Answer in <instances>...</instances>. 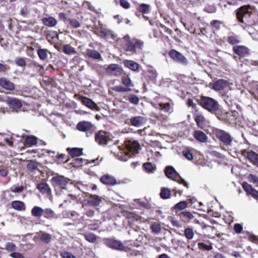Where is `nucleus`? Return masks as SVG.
I'll use <instances>...</instances> for the list:
<instances>
[{
	"label": "nucleus",
	"instance_id": "f257e3e1",
	"mask_svg": "<svg viewBox=\"0 0 258 258\" xmlns=\"http://www.w3.org/2000/svg\"><path fill=\"white\" fill-rule=\"evenodd\" d=\"M200 105L211 112L217 111L219 108L218 102L212 98L202 97L200 100Z\"/></svg>",
	"mask_w": 258,
	"mask_h": 258
},
{
	"label": "nucleus",
	"instance_id": "f03ea898",
	"mask_svg": "<svg viewBox=\"0 0 258 258\" xmlns=\"http://www.w3.org/2000/svg\"><path fill=\"white\" fill-rule=\"evenodd\" d=\"M124 145L125 151L123 152L124 157H122L121 160L123 161H126L128 160L127 158V152L131 153H137L140 149V145L137 141L135 140H126L124 142Z\"/></svg>",
	"mask_w": 258,
	"mask_h": 258
},
{
	"label": "nucleus",
	"instance_id": "7ed1b4c3",
	"mask_svg": "<svg viewBox=\"0 0 258 258\" xmlns=\"http://www.w3.org/2000/svg\"><path fill=\"white\" fill-rule=\"evenodd\" d=\"M165 173L168 178L176 181L178 183L183 185L186 188L188 187V183L178 174L173 167H166Z\"/></svg>",
	"mask_w": 258,
	"mask_h": 258
},
{
	"label": "nucleus",
	"instance_id": "20e7f679",
	"mask_svg": "<svg viewBox=\"0 0 258 258\" xmlns=\"http://www.w3.org/2000/svg\"><path fill=\"white\" fill-rule=\"evenodd\" d=\"M104 243L107 246L113 249L124 251L128 249L127 247L124 246L121 241L114 238H105Z\"/></svg>",
	"mask_w": 258,
	"mask_h": 258
},
{
	"label": "nucleus",
	"instance_id": "39448f33",
	"mask_svg": "<svg viewBox=\"0 0 258 258\" xmlns=\"http://www.w3.org/2000/svg\"><path fill=\"white\" fill-rule=\"evenodd\" d=\"M112 136L110 133L100 131L95 135V140L99 144H106L112 140Z\"/></svg>",
	"mask_w": 258,
	"mask_h": 258
},
{
	"label": "nucleus",
	"instance_id": "423d86ee",
	"mask_svg": "<svg viewBox=\"0 0 258 258\" xmlns=\"http://www.w3.org/2000/svg\"><path fill=\"white\" fill-rule=\"evenodd\" d=\"M216 137L223 143L228 148L230 146L232 142L231 136L222 130H218L216 133Z\"/></svg>",
	"mask_w": 258,
	"mask_h": 258
},
{
	"label": "nucleus",
	"instance_id": "0eeeda50",
	"mask_svg": "<svg viewBox=\"0 0 258 258\" xmlns=\"http://www.w3.org/2000/svg\"><path fill=\"white\" fill-rule=\"evenodd\" d=\"M106 73L110 76L118 77L120 76L123 70L121 67L117 64H111L106 68Z\"/></svg>",
	"mask_w": 258,
	"mask_h": 258
},
{
	"label": "nucleus",
	"instance_id": "6e6552de",
	"mask_svg": "<svg viewBox=\"0 0 258 258\" xmlns=\"http://www.w3.org/2000/svg\"><path fill=\"white\" fill-rule=\"evenodd\" d=\"M76 128L78 130L82 132H92L95 129L94 125L92 122L84 120L79 122L77 124Z\"/></svg>",
	"mask_w": 258,
	"mask_h": 258
},
{
	"label": "nucleus",
	"instance_id": "1a4fd4ad",
	"mask_svg": "<svg viewBox=\"0 0 258 258\" xmlns=\"http://www.w3.org/2000/svg\"><path fill=\"white\" fill-rule=\"evenodd\" d=\"M169 55L173 60L177 62L183 64L187 63L186 58L181 53L174 49L171 50L169 52Z\"/></svg>",
	"mask_w": 258,
	"mask_h": 258
},
{
	"label": "nucleus",
	"instance_id": "9d476101",
	"mask_svg": "<svg viewBox=\"0 0 258 258\" xmlns=\"http://www.w3.org/2000/svg\"><path fill=\"white\" fill-rule=\"evenodd\" d=\"M20 138L21 136L18 135L0 133V145H3L5 142L9 146H13L14 142V137Z\"/></svg>",
	"mask_w": 258,
	"mask_h": 258
},
{
	"label": "nucleus",
	"instance_id": "9b49d317",
	"mask_svg": "<svg viewBox=\"0 0 258 258\" xmlns=\"http://www.w3.org/2000/svg\"><path fill=\"white\" fill-rule=\"evenodd\" d=\"M38 239L42 242L46 244H48L51 242L52 236L49 233L46 232L40 231L36 233L34 237V239Z\"/></svg>",
	"mask_w": 258,
	"mask_h": 258
},
{
	"label": "nucleus",
	"instance_id": "f8f14e48",
	"mask_svg": "<svg viewBox=\"0 0 258 258\" xmlns=\"http://www.w3.org/2000/svg\"><path fill=\"white\" fill-rule=\"evenodd\" d=\"M79 100L83 103V105H85L87 107L92 109L99 111V107L91 99L84 96H81L79 97Z\"/></svg>",
	"mask_w": 258,
	"mask_h": 258
},
{
	"label": "nucleus",
	"instance_id": "ddd939ff",
	"mask_svg": "<svg viewBox=\"0 0 258 258\" xmlns=\"http://www.w3.org/2000/svg\"><path fill=\"white\" fill-rule=\"evenodd\" d=\"M229 86V82L223 79H219L213 83V88L216 91L223 90Z\"/></svg>",
	"mask_w": 258,
	"mask_h": 258
},
{
	"label": "nucleus",
	"instance_id": "4468645a",
	"mask_svg": "<svg viewBox=\"0 0 258 258\" xmlns=\"http://www.w3.org/2000/svg\"><path fill=\"white\" fill-rule=\"evenodd\" d=\"M130 124L135 127H139L144 124L147 121L146 118L142 116H137L132 117L130 119Z\"/></svg>",
	"mask_w": 258,
	"mask_h": 258
},
{
	"label": "nucleus",
	"instance_id": "2eb2a0df",
	"mask_svg": "<svg viewBox=\"0 0 258 258\" xmlns=\"http://www.w3.org/2000/svg\"><path fill=\"white\" fill-rule=\"evenodd\" d=\"M52 181L55 184L61 186L62 188H64V186L68 183L69 179L63 176L56 175L52 177Z\"/></svg>",
	"mask_w": 258,
	"mask_h": 258
},
{
	"label": "nucleus",
	"instance_id": "dca6fc26",
	"mask_svg": "<svg viewBox=\"0 0 258 258\" xmlns=\"http://www.w3.org/2000/svg\"><path fill=\"white\" fill-rule=\"evenodd\" d=\"M6 103L14 111H17L22 107L21 101L15 98L8 97Z\"/></svg>",
	"mask_w": 258,
	"mask_h": 258
},
{
	"label": "nucleus",
	"instance_id": "f3484780",
	"mask_svg": "<svg viewBox=\"0 0 258 258\" xmlns=\"http://www.w3.org/2000/svg\"><path fill=\"white\" fill-rule=\"evenodd\" d=\"M96 31L99 33L100 36L103 38H108L110 36L114 38L116 37V35L112 34L111 31L103 27L102 25H100L99 27L97 28Z\"/></svg>",
	"mask_w": 258,
	"mask_h": 258
},
{
	"label": "nucleus",
	"instance_id": "a211bd4d",
	"mask_svg": "<svg viewBox=\"0 0 258 258\" xmlns=\"http://www.w3.org/2000/svg\"><path fill=\"white\" fill-rule=\"evenodd\" d=\"M0 86L7 90H13L15 89V85L6 78H0Z\"/></svg>",
	"mask_w": 258,
	"mask_h": 258
},
{
	"label": "nucleus",
	"instance_id": "6ab92c4d",
	"mask_svg": "<svg viewBox=\"0 0 258 258\" xmlns=\"http://www.w3.org/2000/svg\"><path fill=\"white\" fill-rule=\"evenodd\" d=\"M250 12V8L248 7H242L239 8L236 13V16L238 20L241 22H243V18Z\"/></svg>",
	"mask_w": 258,
	"mask_h": 258
},
{
	"label": "nucleus",
	"instance_id": "aec40b11",
	"mask_svg": "<svg viewBox=\"0 0 258 258\" xmlns=\"http://www.w3.org/2000/svg\"><path fill=\"white\" fill-rule=\"evenodd\" d=\"M101 202V198L95 195H90L87 200V203L90 206L93 207L98 206Z\"/></svg>",
	"mask_w": 258,
	"mask_h": 258
},
{
	"label": "nucleus",
	"instance_id": "412c9836",
	"mask_svg": "<svg viewBox=\"0 0 258 258\" xmlns=\"http://www.w3.org/2000/svg\"><path fill=\"white\" fill-rule=\"evenodd\" d=\"M235 53L240 56H245L248 53V49L244 46H235L233 48Z\"/></svg>",
	"mask_w": 258,
	"mask_h": 258
},
{
	"label": "nucleus",
	"instance_id": "4be33fe9",
	"mask_svg": "<svg viewBox=\"0 0 258 258\" xmlns=\"http://www.w3.org/2000/svg\"><path fill=\"white\" fill-rule=\"evenodd\" d=\"M123 40L126 42L124 45V49L126 51H132L135 49V45L130 40L128 35H126L123 38Z\"/></svg>",
	"mask_w": 258,
	"mask_h": 258
},
{
	"label": "nucleus",
	"instance_id": "5701e85b",
	"mask_svg": "<svg viewBox=\"0 0 258 258\" xmlns=\"http://www.w3.org/2000/svg\"><path fill=\"white\" fill-rule=\"evenodd\" d=\"M194 137L197 140L201 143H205L208 140L207 136L201 131H195Z\"/></svg>",
	"mask_w": 258,
	"mask_h": 258
},
{
	"label": "nucleus",
	"instance_id": "b1692460",
	"mask_svg": "<svg viewBox=\"0 0 258 258\" xmlns=\"http://www.w3.org/2000/svg\"><path fill=\"white\" fill-rule=\"evenodd\" d=\"M86 53L90 58L102 60L101 55L97 50L88 49L86 50Z\"/></svg>",
	"mask_w": 258,
	"mask_h": 258
},
{
	"label": "nucleus",
	"instance_id": "393cba45",
	"mask_svg": "<svg viewBox=\"0 0 258 258\" xmlns=\"http://www.w3.org/2000/svg\"><path fill=\"white\" fill-rule=\"evenodd\" d=\"M100 181L102 183L106 185H113L116 183L115 179L109 175L102 176L100 178Z\"/></svg>",
	"mask_w": 258,
	"mask_h": 258
},
{
	"label": "nucleus",
	"instance_id": "a878e982",
	"mask_svg": "<svg viewBox=\"0 0 258 258\" xmlns=\"http://www.w3.org/2000/svg\"><path fill=\"white\" fill-rule=\"evenodd\" d=\"M67 151L73 158L79 157L83 154V149L79 148H68Z\"/></svg>",
	"mask_w": 258,
	"mask_h": 258
},
{
	"label": "nucleus",
	"instance_id": "bb28decb",
	"mask_svg": "<svg viewBox=\"0 0 258 258\" xmlns=\"http://www.w3.org/2000/svg\"><path fill=\"white\" fill-rule=\"evenodd\" d=\"M124 66L132 71H138L139 68V65L138 63L131 60H125L123 61Z\"/></svg>",
	"mask_w": 258,
	"mask_h": 258
},
{
	"label": "nucleus",
	"instance_id": "cd10ccee",
	"mask_svg": "<svg viewBox=\"0 0 258 258\" xmlns=\"http://www.w3.org/2000/svg\"><path fill=\"white\" fill-rule=\"evenodd\" d=\"M42 21L44 25L49 27H54L57 24V21L51 17L44 18L42 19Z\"/></svg>",
	"mask_w": 258,
	"mask_h": 258
},
{
	"label": "nucleus",
	"instance_id": "c85d7f7f",
	"mask_svg": "<svg viewBox=\"0 0 258 258\" xmlns=\"http://www.w3.org/2000/svg\"><path fill=\"white\" fill-rule=\"evenodd\" d=\"M11 206L16 210L23 211L26 209L24 203L20 201H14L12 202Z\"/></svg>",
	"mask_w": 258,
	"mask_h": 258
},
{
	"label": "nucleus",
	"instance_id": "c756f323",
	"mask_svg": "<svg viewBox=\"0 0 258 258\" xmlns=\"http://www.w3.org/2000/svg\"><path fill=\"white\" fill-rule=\"evenodd\" d=\"M152 106L154 107L160 109L165 112H168L170 109V104L169 103H161L157 104H152Z\"/></svg>",
	"mask_w": 258,
	"mask_h": 258
},
{
	"label": "nucleus",
	"instance_id": "7c9ffc66",
	"mask_svg": "<svg viewBox=\"0 0 258 258\" xmlns=\"http://www.w3.org/2000/svg\"><path fill=\"white\" fill-rule=\"evenodd\" d=\"M143 167L144 170L148 173L154 172L156 169V165L152 162H145Z\"/></svg>",
	"mask_w": 258,
	"mask_h": 258
},
{
	"label": "nucleus",
	"instance_id": "2f4dec72",
	"mask_svg": "<svg viewBox=\"0 0 258 258\" xmlns=\"http://www.w3.org/2000/svg\"><path fill=\"white\" fill-rule=\"evenodd\" d=\"M44 210L40 207L35 206L31 210V215L37 218H40L43 215Z\"/></svg>",
	"mask_w": 258,
	"mask_h": 258
},
{
	"label": "nucleus",
	"instance_id": "473e14b6",
	"mask_svg": "<svg viewBox=\"0 0 258 258\" xmlns=\"http://www.w3.org/2000/svg\"><path fill=\"white\" fill-rule=\"evenodd\" d=\"M43 215L47 219H57L58 216L51 209L47 208L44 210Z\"/></svg>",
	"mask_w": 258,
	"mask_h": 258
},
{
	"label": "nucleus",
	"instance_id": "72a5a7b5",
	"mask_svg": "<svg viewBox=\"0 0 258 258\" xmlns=\"http://www.w3.org/2000/svg\"><path fill=\"white\" fill-rule=\"evenodd\" d=\"M26 144L29 146H33L37 144V138L34 136H27L25 139Z\"/></svg>",
	"mask_w": 258,
	"mask_h": 258
},
{
	"label": "nucleus",
	"instance_id": "f704fd0d",
	"mask_svg": "<svg viewBox=\"0 0 258 258\" xmlns=\"http://www.w3.org/2000/svg\"><path fill=\"white\" fill-rule=\"evenodd\" d=\"M63 51L66 54L69 55L75 54L76 53L75 48L68 44L64 45L63 46Z\"/></svg>",
	"mask_w": 258,
	"mask_h": 258
},
{
	"label": "nucleus",
	"instance_id": "c9c22d12",
	"mask_svg": "<svg viewBox=\"0 0 258 258\" xmlns=\"http://www.w3.org/2000/svg\"><path fill=\"white\" fill-rule=\"evenodd\" d=\"M48 51L45 49L40 48L37 50V54L41 60H45L47 58Z\"/></svg>",
	"mask_w": 258,
	"mask_h": 258
},
{
	"label": "nucleus",
	"instance_id": "e433bc0d",
	"mask_svg": "<svg viewBox=\"0 0 258 258\" xmlns=\"http://www.w3.org/2000/svg\"><path fill=\"white\" fill-rule=\"evenodd\" d=\"M138 10L143 13L148 14L150 11V6L145 4H142L139 6Z\"/></svg>",
	"mask_w": 258,
	"mask_h": 258
},
{
	"label": "nucleus",
	"instance_id": "4c0bfd02",
	"mask_svg": "<svg viewBox=\"0 0 258 258\" xmlns=\"http://www.w3.org/2000/svg\"><path fill=\"white\" fill-rule=\"evenodd\" d=\"M17 246L12 242H8L5 244V249L10 252H15L17 250Z\"/></svg>",
	"mask_w": 258,
	"mask_h": 258
},
{
	"label": "nucleus",
	"instance_id": "58836bf2",
	"mask_svg": "<svg viewBox=\"0 0 258 258\" xmlns=\"http://www.w3.org/2000/svg\"><path fill=\"white\" fill-rule=\"evenodd\" d=\"M121 82L125 87L131 88L133 87L132 81L128 76H122L121 78Z\"/></svg>",
	"mask_w": 258,
	"mask_h": 258
},
{
	"label": "nucleus",
	"instance_id": "ea45409f",
	"mask_svg": "<svg viewBox=\"0 0 258 258\" xmlns=\"http://www.w3.org/2000/svg\"><path fill=\"white\" fill-rule=\"evenodd\" d=\"M84 236L90 242L94 243L96 241V236L92 233H86L84 234Z\"/></svg>",
	"mask_w": 258,
	"mask_h": 258
},
{
	"label": "nucleus",
	"instance_id": "a19ab883",
	"mask_svg": "<svg viewBox=\"0 0 258 258\" xmlns=\"http://www.w3.org/2000/svg\"><path fill=\"white\" fill-rule=\"evenodd\" d=\"M246 156L250 161H258V154L252 151L247 152Z\"/></svg>",
	"mask_w": 258,
	"mask_h": 258
},
{
	"label": "nucleus",
	"instance_id": "79ce46f5",
	"mask_svg": "<svg viewBox=\"0 0 258 258\" xmlns=\"http://www.w3.org/2000/svg\"><path fill=\"white\" fill-rule=\"evenodd\" d=\"M184 235L188 240L192 239L194 235L193 230L190 228H185L184 230Z\"/></svg>",
	"mask_w": 258,
	"mask_h": 258
},
{
	"label": "nucleus",
	"instance_id": "37998d69",
	"mask_svg": "<svg viewBox=\"0 0 258 258\" xmlns=\"http://www.w3.org/2000/svg\"><path fill=\"white\" fill-rule=\"evenodd\" d=\"M38 189L42 193H47L49 189V186L44 183H41L37 185Z\"/></svg>",
	"mask_w": 258,
	"mask_h": 258
},
{
	"label": "nucleus",
	"instance_id": "c03bdc74",
	"mask_svg": "<svg viewBox=\"0 0 258 258\" xmlns=\"http://www.w3.org/2000/svg\"><path fill=\"white\" fill-rule=\"evenodd\" d=\"M148 77L151 81H154L156 80L157 76V73L156 70L151 68L148 70Z\"/></svg>",
	"mask_w": 258,
	"mask_h": 258
},
{
	"label": "nucleus",
	"instance_id": "a18cd8bd",
	"mask_svg": "<svg viewBox=\"0 0 258 258\" xmlns=\"http://www.w3.org/2000/svg\"><path fill=\"white\" fill-rule=\"evenodd\" d=\"M150 228L152 232L156 234L159 233L161 230V228L160 224L155 222L151 225Z\"/></svg>",
	"mask_w": 258,
	"mask_h": 258
},
{
	"label": "nucleus",
	"instance_id": "49530a36",
	"mask_svg": "<svg viewBox=\"0 0 258 258\" xmlns=\"http://www.w3.org/2000/svg\"><path fill=\"white\" fill-rule=\"evenodd\" d=\"M227 41L231 44H235L240 42L238 36L234 35L228 36Z\"/></svg>",
	"mask_w": 258,
	"mask_h": 258
},
{
	"label": "nucleus",
	"instance_id": "de8ad7c7",
	"mask_svg": "<svg viewBox=\"0 0 258 258\" xmlns=\"http://www.w3.org/2000/svg\"><path fill=\"white\" fill-rule=\"evenodd\" d=\"M170 191L166 188H162L160 192V196L162 199H166L169 198Z\"/></svg>",
	"mask_w": 258,
	"mask_h": 258
},
{
	"label": "nucleus",
	"instance_id": "09e8293b",
	"mask_svg": "<svg viewBox=\"0 0 258 258\" xmlns=\"http://www.w3.org/2000/svg\"><path fill=\"white\" fill-rule=\"evenodd\" d=\"M187 207V204L185 201H181L176 204L174 208L175 210H182Z\"/></svg>",
	"mask_w": 258,
	"mask_h": 258
},
{
	"label": "nucleus",
	"instance_id": "8fccbe9b",
	"mask_svg": "<svg viewBox=\"0 0 258 258\" xmlns=\"http://www.w3.org/2000/svg\"><path fill=\"white\" fill-rule=\"evenodd\" d=\"M113 90L118 92H129L132 91V89L128 87H123L121 86H116L113 88Z\"/></svg>",
	"mask_w": 258,
	"mask_h": 258
},
{
	"label": "nucleus",
	"instance_id": "3c124183",
	"mask_svg": "<svg viewBox=\"0 0 258 258\" xmlns=\"http://www.w3.org/2000/svg\"><path fill=\"white\" fill-rule=\"evenodd\" d=\"M181 218L190 220L194 218V216L189 212L183 211L179 214Z\"/></svg>",
	"mask_w": 258,
	"mask_h": 258
},
{
	"label": "nucleus",
	"instance_id": "603ef678",
	"mask_svg": "<svg viewBox=\"0 0 258 258\" xmlns=\"http://www.w3.org/2000/svg\"><path fill=\"white\" fill-rule=\"evenodd\" d=\"M247 179L250 182L258 185V176L256 175L250 174L247 176Z\"/></svg>",
	"mask_w": 258,
	"mask_h": 258
},
{
	"label": "nucleus",
	"instance_id": "864d4df0",
	"mask_svg": "<svg viewBox=\"0 0 258 258\" xmlns=\"http://www.w3.org/2000/svg\"><path fill=\"white\" fill-rule=\"evenodd\" d=\"M70 25L74 28H78L80 26L79 22L75 19H69V20Z\"/></svg>",
	"mask_w": 258,
	"mask_h": 258
},
{
	"label": "nucleus",
	"instance_id": "5fc2aeb1",
	"mask_svg": "<svg viewBox=\"0 0 258 258\" xmlns=\"http://www.w3.org/2000/svg\"><path fill=\"white\" fill-rule=\"evenodd\" d=\"M221 25V22L218 20H213L211 22V26L217 30L220 29Z\"/></svg>",
	"mask_w": 258,
	"mask_h": 258
},
{
	"label": "nucleus",
	"instance_id": "6e6d98bb",
	"mask_svg": "<svg viewBox=\"0 0 258 258\" xmlns=\"http://www.w3.org/2000/svg\"><path fill=\"white\" fill-rule=\"evenodd\" d=\"M24 190V187L22 185L18 186H13L11 188L10 190L14 193H21Z\"/></svg>",
	"mask_w": 258,
	"mask_h": 258
},
{
	"label": "nucleus",
	"instance_id": "4d7b16f0",
	"mask_svg": "<svg viewBox=\"0 0 258 258\" xmlns=\"http://www.w3.org/2000/svg\"><path fill=\"white\" fill-rule=\"evenodd\" d=\"M15 63L20 67H23L26 65V61L23 58L18 57L15 60Z\"/></svg>",
	"mask_w": 258,
	"mask_h": 258
},
{
	"label": "nucleus",
	"instance_id": "13d9d810",
	"mask_svg": "<svg viewBox=\"0 0 258 258\" xmlns=\"http://www.w3.org/2000/svg\"><path fill=\"white\" fill-rule=\"evenodd\" d=\"M242 187L244 190L248 194H249V193L251 191V190L253 189L252 186L248 184V183L244 182L242 184Z\"/></svg>",
	"mask_w": 258,
	"mask_h": 258
},
{
	"label": "nucleus",
	"instance_id": "bf43d9fd",
	"mask_svg": "<svg viewBox=\"0 0 258 258\" xmlns=\"http://www.w3.org/2000/svg\"><path fill=\"white\" fill-rule=\"evenodd\" d=\"M38 162H29L27 164V168L30 171H34L37 169Z\"/></svg>",
	"mask_w": 258,
	"mask_h": 258
},
{
	"label": "nucleus",
	"instance_id": "052dcab7",
	"mask_svg": "<svg viewBox=\"0 0 258 258\" xmlns=\"http://www.w3.org/2000/svg\"><path fill=\"white\" fill-rule=\"evenodd\" d=\"M198 246L200 248L204 249L207 250H210L213 248L212 245H206L203 242H200L198 243Z\"/></svg>",
	"mask_w": 258,
	"mask_h": 258
},
{
	"label": "nucleus",
	"instance_id": "680f3d73",
	"mask_svg": "<svg viewBox=\"0 0 258 258\" xmlns=\"http://www.w3.org/2000/svg\"><path fill=\"white\" fill-rule=\"evenodd\" d=\"M128 100L130 101V102L134 104H137L139 102V99L138 97L135 95H132L130 96H129Z\"/></svg>",
	"mask_w": 258,
	"mask_h": 258
},
{
	"label": "nucleus",
	"instance_id": "e2e57ef3",
	"mask_svg": "<svg viewBox=\"0 0 258 258\" xmlns=\"http://www.w3.org/2000/svg\"><path fill=\"white\" fill-rule=\"evenodd\" d=\"M60 256L62 258H76L71 253L67 251H62L60 253Z\"/></svg>",
	"mask_w": 258,
	"mask_h": 258
},
{
	"label": "nucleus",
	"instance_id": "0e129e2a",
	"mask_svg": "<svg viewBox=\"0 0 258 258\" xmlns=\"http://www.w3.org/2000/svg\"><path fill=\"white\" fill-rule=\"evenodd\" d=\"M83 6L86 9L90 10V11H94V7L93 5L89 2L85 1L83 3Z\"/></svg>",
	"mask_w": 258,
	"mask_h": 258
},
{
	"label": "nucleus",
	"instance_id": "69168bd1",
	"mask_svg": "<svg viewBox=\"0 0 258 258\" xmlns=\"http://www.w3.org/2000/svg\"><path fill=\"white\" fill-rule=\"evenodd\" d=\"M183 155L188 160H191L193 158L192 154L189 151H184Z\"/></svg>",
	"mask_w": 258,
	"mask_h": 258
},
{
	"label": "nucleus",
	"instance_id": "338daca9",
	"mask_svg": "<svg viewBox=\"0 0 258 258\" xmlns=\"http://www.w3.org/2000/svg\"><path fill=\"white\" fill-rule=\"evenodd\" d=\"M10 256L12 258H25L22 253L18 252H13L11 253Z\"/></svg>",
	"mask_w": 258,
	"mask_h": 258
},
{
	"label": "nucleus",
	"instance_id": "774afa93",
	"mask_svg": "<svg viewBox=\"0 0 258 258\" xmlns=\"http://www.w3.org/2000/svg\"><path fill=\"white\" fill-rule=\"evenodd\" d=\"M120 4L124 9H128L130 7V3L126 0H119Z\"/></svg>",
	"mask_w": 258,
	"mask_h": 258
}]
</instances>
